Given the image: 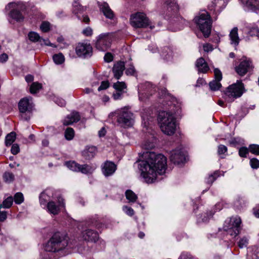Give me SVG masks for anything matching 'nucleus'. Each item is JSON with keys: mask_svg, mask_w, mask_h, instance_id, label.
Segmentation results:
<instances>
[{"mask_svg": "<svg viewBox=\"0 0 259 259\" xmlns=\"http://www.w3.org/2000/svg\"><path fill=\"white\" fill-rule=\"evenodd\" d=\"M113 88L116 91H123V90L126 88V85L124 82L117 81L114 83Z\"/></svg>", "mask_w": 259, "mask_h": 259, "instance_id": "39", "label": "nucleus"}, {"mask_svg": "<svg viewBox=\"0 0 259 259\" xmlns=\"http://www.w3.org/2000/svg\"><path fill=\"white\" fill-rule=\"evenodd\" d=\"M227 5L226 0H213L208 6L210 11L220 12Z\"/></svg>", "mask_w": 259, "mask_h": 259, "instance_id": "16", "label": "nucleus"}, {"mask_svg": "<svg viewBox=\"0 0 259 259\" xmlns=\"http://www.w3.org/2000/svg\"><path fill=\"white\" fill-rule=\"evenodd\" d=\"M116 169V165L112 161H106L102 166V171L105 177L113 175Z\"/></svg>", "mask_w": 259, "mask_h": 259, "instance_id": "17", "label": "nucleus"}, {"mask_svg": "<svg viewBox=\"0 0 259 259\" xmlns=\"http://www.w3.org/2000/svg\"><path fill=\"white\" fill-rule=\"evenodd\" d=\"M204 51L206 52H211L213 50L212 46L209 44H205L203 45Z\"/></svg>", "mask_w": 259, "mask_h": 259, "instance_id": "59", "label": "nucleus"}, {"mask_svg": "<svg viewBox=\"0 0 259 259\" xmlns=\"http://www.w3.org/2000/svg\"><path fill=\"white\" fill-rule=\"evenodd\" d=\"M125 196L126 198L131 202H135L138 198L137 195L131 190H127L125 192Z\"/></svg>", "mask_w": 259, "mask_h": 259, "instance_id": "30", "label": "nucleus"}, {"mask_svg": "<svg viewBox=\"0 0 259 259\" xmlns=\"http://www.w3.org/2000/svg\"><path fill=\"white\" fill-rule=\"evenodd\" d=\"M65 164L70 170L73 171L78 172L79 164L76 163L75 161H66L65 162Z\"/></svg>", "mask_w": 259, "mask_h": 259, "instance_id": "25", "label": "nucleus"}, {"mask_svg": "<svg viewBox=\"0 0 259 259\" xmlns=\"http://www.w3.org/2000/svg\"><path fill=\"white\" fill-rule=\"evenodd\" d=\"M248 244V239L246 237H243L238 242V246L240 248L246 247Z\"/></svg>", "mask_w": 259, "mask_h": 259, "instance_id": "45", "label": "nucleus"}, {"mask_svg": "<svg viewBox=\"0 0 259 259\" xmlns=\"http://www.w3.org/2000/svg\"><path fill=\"white\" fill-rule=\"evenodd\" d=\"M109 86V83L108 81H103L101 82V84L100 86L98 88V90L99 91L106 90L107 89Z\"/></svg>", "mask_w": 259, "mask_h": 259, "instance_id": "50", "label": "nucleus"}, {"mask_svg": "<svg viewBox=\"0 0 259 259\" xmlns=\"http://www.w3.org/2000/svg\"><path fill=\"white\" fill-rule=\"evenodd\" d=\"M143 160L139 162L141 175L147 183H152L157 175L163 174L167 167L166 158L162 154H156L147 151L142 154Z\"/></svg>", "mask_w": 259, "mask_h": 259, "instance_id": "1", "label": "nucleus"}, {"mask_svg": "<svg viewBox=\"0 0 259 259\" xmlns=\"http://www.w3.org/2000/svg\"><path fill=\"white\" fill-rule=\"evenodd\" d=\"M82 33L87 36H91L93 34V29L91 27H88L83 30Z\"/></svg>", "mask_w": 259, "mask_h": 259, "instance_id": "53", "label": "nucleus"}, {"mask_svg": "<svg viewBox=\"0 0 259 259\" xmlns=\"http://www.w3.org/2000/svg\"><path fill=\"white\" fill-rule=\"evenodd\" d=\"M214 78L215 80L221 81L222 79V74L221 71L218 68L214 69Z\"/></svg>", "mask_w": 259, "mask_h": 259, "instance_id": "46", "label": "nucleus"}, {"mask_svg": "<svg viewBox=\"0 0 259 259\" xmlns=\"http://www.w3.org/2000/svg\"><path fill=\"white\" fill-rule=\"evenodd\" d=\"M41 84L37 82H33L30 87V92L31 94H35L41 89Z\"/></svg>", "mask_w": 259, "mask_h": 259, "instance_id": "34", "label": "nucleus"}, {"mask_svg": "<svg viewBox=\"0 0 259 259\" xmlns=\"http://www.w3.org/2000/svg\"><path fill=\"white\" fill-rule=\"evenodd\" d=\"M78 0H75L73 4V12L75 14L82 12L84 11L85 9L80 5L79 3L77 2Z\"/></svg>", "mask_w": 259, "mask_h": 259, "instance_id": "31", "label": "nucleus"}, {"mask_svg": "<svg viewBox=\"0 0 259 259\" xmlns=\"http://www.w3.org/2000/svg\"><path fill=\"white\" fill-rule=\"evenodd\" d=\"M111 38L108 34H100L96 42V48L102 51H105L110 46Z\"/></svg>", "mask_w": 259, "mask_h": 259, "instance_id": "11", "label": "nucleus"}, {"mask_svg": "<svg viewBox=\"0 0 259 259\" xmlns=\"http://www.w3.org/2000/svg\"><path fill=\"white\" fill-rule=\"evenodd\" d=\"M246 5L251 10L257 9L259 6V0H244Z\"/></svg>", "mask_w": 259, "mask_h": 259, "instance_id": "28", "label": "nucleus"}, {"mask_svg": "<svg viewBox=\"0 0 259 259\" xmlns=\"http://www.w3.org/2000/svg\"><path fill=\"white\" fill-rule=\"evenodd\" d=\"M248 151L249 149H248L247 148L244 147H241L239 150V154L241 157H245L248 152Z\"/></svg>", "mask_w": 259, "mask_h": 259, "instance_id": "48", "label": "nucleus"}, {"mask_svg": "<svg viewBox=\"0 0 259 259\" xmlns=\"http://www.w3.org/2000/svg\"><path fill=\"white\" fill-rule=\"evenodd\" d=\"M167 5L172 7L173 9H178V5L175 2V0H168L166 2Z\"/></svg>", "mask_w": 259, "mask_h": 259, "instance_id": "56", "label": "nucleus"}, {"mask_svg": "<svg viewBox=\"0 0 259 259\" xmlns=\"http://www.w3.org/2000/svg\"><path fill=\"white\" fill-rule=\"evenodd\" d=\"M158 119L160 129L164 134L170 136L175 133L176 118L172 113L164 111H161L159 113Z\"/></svg>", "mask_w": 259, "mask_h": 259, "instance_id": "2", "label": "nucleus"}, {"mask_svg": "<svg viewBox=\"0 0 259 259\" xmlns=\"http://www.w3.org/2000/svg\"><path fill=\"white\" fill-rule=\"evenodd\" d=\"M11 151L14 155L18 154L20 151L19 145L17 144H13L12 146Z\"/></svg>", "mask_w": 259, "mask_h": 259, "instance_id": "52", "label": "nucleus"}, {"mask_svg": "<svg viewBox=\"0 0 259 259\" xmlns=\"http://www.w3.org/2000/svg\"><path fill=\"white\" fill-rule=\"evenodd\" d=\"M220 81L215 79L210 81L209 84L210 90L214 91L219 90L222 86Z\"/></svg>", "mask_w": 259, "mask_h": 259, "instance_id": "32", "label": "nucleus"}, {"mask_svg": "<svg viewBox=\"0 0 259 259\" xmlns=\"http://www.w3.org/2000/svg\"><path fill=\"white\" fill-rule=\"evenodd\" d=\"M97 153V148L95 146H87L82 152V155L86 159H91L94 157Z\"/></svg>", "mask_w": 259, "mask_h": 259, "instance_id": "21", "label": "nucleus"}, {"mask_svg": "<svg viewBox=\"0 0 259 259\" xmlns=\"http://www.w3.org/2000/svg\"><path fill=\"white\" fill-rule=\"evenodd\" d=\"M14 200L15 203L20 204L24 201V197L22 193H16L14 197Z\"/></svg>", "mask_w": 259, "mask_h": 259, "instance_id": "38", "label": "nucleus"}, {"mask_svg": "<svg viewBox=\"0 0 259 259\" xmlns=\"http://www.w3.org/2000/svg\"><path fill=\"white\" fill-rule=\"evenodd\" d=\"M161 56L163 59L167 60L171 58L170 51L168 48H164L161 52Z\"/></svg>", "mask_w": 259, "mask_h": 259, "instance_id": "41", "label": "nucleus"}, {"mask_svg": "<svg viewBox=\"0 0 259 259\" xmlns=\"http://www.w3.org/2000/svg\"><path fill=\"white\" fill-rule=\"evenodd\" d=\"M43 41L44 42V44L46 46H51L53 47H56L55 45L53 44H52L49 39H42Z\"/></svg>", "mask_w": 259, "mask_h": 259, "instance_id": "64", "label": "nucleus"}, {"mask_svg": "<svg viewBox=\"0 0 259 259\" xmlns=\"http://www.w3.org/2000/svg\"><path fill=\"white\" fill-rule=\"evenodd\" d=\"M136 72V70H135V69L133 65H130V67L128 68H127V69L125 71V73L127 75H133L135 74Z\"/></svg>", "mask_w": 259, "mask_h": 259, "instance_id": "54", "label": "nucleus"}, {"mask_svg": "<svg viewBox=\"0 0 259 259\" xmlns=\"http://www.w3.org/2000/svg\"><path fill=\"white\" fill-rule=\"evenodd\" d=\"M16 134L15 132H12L8 134L6 137L5 144L7 146H9L15 141Z\"/></svg>", "mask_w": 259, "mask_h": 259, "instance_id": "26", "label": "nucleus"}, {"mask_svg": "<svg viewBox=\"0 0 259 259\" xmlns=\"http://www.w3.org/2000/svg\"><path fill=\"white\" fill-rule=\"evenodd\" d=\"M55 102L61 107H63L66 105L65 101L60 98H57L55 100Z\"/></svg>", "mask_w": 259, "mask_h": 259, "instance_id": "58", "label": "nucleus"}, {"mask_svg": "<svg viewBox=\"0 0 259 259\" xmlns=\"http://www.w3.org/2000/svg\"><path fill=\"white\" fill-rule=\"evenodd\" d=\"M114 113L117 115V121L120 126L126 128L133 125L134 121V115L127 108L118 109Z\"/></svg>", "mask_w": 259, "mask_h": 259, "instance_id": "6", "label": "nucleus"}, {"mask_svg": "<svg viewBox=\"0 0 259 259\" xmlns=\"http://www.w3.org/2000/svg\"><path fill=\"white\" fill-rule=\"evenodd\" d=\"M212 217V214H210L209 215L206 213L202 214L200 215V218H201V221L203 222H207L209 219Z\"/></svg>", "mask_w": 259, "mask_h": 259, "instance_id": "61", "label": "nucleus"}, {"mask_svg": "<svg viewBox=\"0 0 259 259\" xmlns=\"http://www.w3.org/2000/svg\"><path fill=\"white\" fill-rule=\"evenodd\" d=\"M28 37L30 41L37 42L40 40V37L39 34L35 32L31 31L28 33Z\"/></svg>", "mask_w": 259, "mask_h": 259, "instance_id": "36", "label": "nucleus"}, {"mask_svg": "<svg viewBox=\"0 0 259 259\" xmlns=\"http://www.w3.org/2000/svg\"><path fill=\"white\" fill-rule=\"evenodd\" d=\"M130 23L135 28H146L150 25V22L146 15L140 12L131 15Z\"/></svg>", "mask_w": 259, "mask_h": 259, "instance_id": "8", "label": "nucleus"}, {"mask_svg": "<svg viewBox=\"0 0 259 259\" xmlns=\"http://www.w3.org/2000/svg\"><path fill=\"white\" fill-rule=\"evenodd\" d=\"M3 178L6 182L10 183L14 180L15 176L12 172H6L3 175Z\"/></svg>", "mask_w": 259, "mask_h": 259, "instance_id": "37", "label": "nucleus"}, {"mask_svg": "<svg viewBox=\"0 0 259 259\" xmlns=\"http://www.w3.org/2000/svg\"><path fill=\"white\" fill-rule=\"evenodd\" d=\"M54 62L57 64H61L64 62L65 58L62 54H55L53 57Z\"/></svg>", "mask_w": 259, "mask_h": 259, "instance_id": "33", "label": "nucleus"}, {"mask_svg": "<svg viewBox=\"0 0 259 259\" xmlns=\"http://www.w3.org/2000/svg\"><path fill=\"white\" fill-rule=\"evenodd\" d=\"M80 119V116L78 112L73 111L68 115L63 120V124L68 125L74 122L78 121Z\"/></svg>", "mask_w": 259, "mask_h": 259, "instance_id": "20", "label": "nucleus"}, {"mask_svg": "<svg viewBox=\"0 0 259 259\" xmlns=\"http://www.w3.org/2000/svg\"><path fill=\"white\" fill-rule=\"evenodd\" d=\"M227 151V148L223 145H220L218 147V152L219 154H223Z\"/></svg>", "mask_w": 259, "mask_h": 259, "instance_id": "55", "label": "nucleus"}, {"mask_svg": "<svg viewBox=\"0 0 259 259\" xmlns=\"http://www.w3.org/2000/svg\"><path fill=\"white\" fill-rule=\"evenodd\" d=\"M219 176V174L218 171L214 172L208 177L206 179V183L208 184H212Z\"/></svg>", "mask_w": 259, "mask_h": 259, "instance_id": "40", "label": "nucleus"}, {"mask_svg": "<svg viewBox=\"0 0 259 259\" xmlns=\"http://www.w3.org/2000/svg\"><path fill=\"white\" fill-rule=\"evenodd\" d=\"M74 136V131L72 128L68 127L65 132V137L67 140L73 139Z\"/></svg>", "mask_w": 259, "mask_h": 259, "instance_id": "35", "label": "nucleus"}, {"mask_svg": "<svg viewBox=\"0 0 259 259\" xmlns=\"http://www.w3.org/2000/svg\"><path fill=\"white\" fill-rule=\"evenodd\" d=\"M194 21L200 30L205 37L209 36L211 32V20L210 15L205 10L202 11L195 17Z\"/></svg>", "mask_w": 259, "mask_h": 259, "instance_id": "4", "label": "nucleus"}, {"mask_svg": "<svg viewBox=\"0 0 259 259\" xmlns=\"http://www.w3.org/2000/svg\"><path fill=\"white\" fill-rule=\"evenodd\" d=\"M7 219V213L6 211L0 210V222H4Z\"/></svg>", "mask_w": 259, "mask_h": 259, "instance_id": "63", "label": "nucleus"}, {"mask_svg": "<svg viewBox=\"0 0 259 259\" xmlns=\"http://www.w3.org/2000/svg\"><path fill=\"white\" fill-rule=\"evenodd\" d=\"M100 10L103 13L104 16L108 19H112L114 14L112 10L110 8L107 3H103L100 5Z\"/></svg>", "mask_w": 259, "mask_h": 259, "instance_id": "22", "label": "nucleus"}, {"mask_svg": "<svg viewBox=\"0 0 259 259\" xmlns=\"http://www.w3.org/2000/svg\"><path fill=\"white\" fill-rule=\"evenodd\" d=\"M241 220L238 216L232 217L225 222L223 228L231 236L236 237L240 231Z\"/></svg>", "mask_w": 259, "mask_h": 259, "instance_id": "7", "label": "nucleus"}, {"mask_svg": "<svg viewBox=\"0 0 259 259\" xmlns=\"http://www.w3.org/2000/svg\"><path fill=\"white\" fill-rule=\"evenodd\" d=\"M18 8H21V6L16 3H10L6 7V9L7 10L12 9L10 13V17L16 21L20 22L23 20L24 16L18 10Z\"/></svg>", "mask_w": 259, "mask_h": 259, "instance_id": "10", "label": "nucleus"}, {"mask_svg": "<svg viewBox=\"0 0 259 259\" xmlns=\"http://www.w3.org/2000/svg\"><path fill=\"white\" fill-rule=\"evenodd\" d=\"M94 169L91 166L88 164H79L78 172H81L84 174H88L89 173H92Z\"/></svg>", "mask_w": 259, "mask_h": 259, "instance_id": "27", "label": "nucleus"}, {"mask_svg": "<svg viewBox=\"0 0 259 259\" xmlns=\"http://www.w3.org/2000/svg\"><path fill=\"white\" fill-rule=\"evenodd\" d=\"M104 59L105 62H110L113 60V56L112 54L107 53L105 54Z\"/></svg>", "mask_w": 259, "mask_h": 259, "instance_id": "57", "label": "nucleus"}, {"mask_svg": "<svg viewBox=\"0 0 259 259\" xmlns=\"http://www.w3.org/2000/svg\"><path fill=\"white\" fill-rule=\"evenodd\" d=\"M250 165L253 168H257L259 167V160L256 158H252L250 160Z\"/></svg>", "mask_w": 259, "mask_h": 259, "instance_id": "47", "label": "nucleus"}, {"mask_svg": "<svg viewBox=\"0 0 259 259\" xmlns=\"http://www.w3.org/2000/svg\"><path fill=\"white\" fill-rule=\"evenodd\" d=\"M170 159L174 163L179 165L185 161V156L180 149H178L171 152Z\"/></svg>", "mask_w": 259, "mask_h": 259, "instance_id": "14", "label": "nucleus"}, {"mask_svg": "<svg viewBox=\"0 0 259 259\" xmlns=\"http://www.w3.org/2000/svg\"><path fill=\"white\" fill-rule=\"evenodd\" d=\"M155 145L153 142H146L143 144V147L145 150H149L153 148Z\"/></svg>", "mask_w": 259, "mask_h": 259, "instance_id": "49", "label": "nucleus"}, {"mask_svg": "<svg viewBox=\"0 0 259 259\" xmlns=\"http://www.w3.org/2000/svg\"><path fill=\"white\" fill-rule=\"evenodd\" d=\"M40 28L44 32H48L50 30V23L49 22L44 21L41 23Z\"/></svg>", "mask_w": 259, "mask_h": 259, "instance_id": "43", "label": "nucleus"}, {"mask_svg": "<svg viewBox=\"0 0 259 259\" xmlns=\"http://www.w3.org/2000/svg\"><path fill=\"white\" fill-rule=\"evenodd\" d=\"M75 53L78 57L86 58L92 55L93 49L90 44L79 42L75 47Z\"/></svg>", "mask_w": 259, "mask_h": 259, "instance_id": "9", "label": "nucleus"}, {"mask_svg": "<svg viewBox=\"0 0 259 259\" xmlns=\"http://www.w3.org/2000/svg\"><path fill=\"white\" fill-rule=\"evenodd\" d=\"M249 151L255 155H259V145L252 144L249 147Z\"/></svg>", "mask_w": 259, "mask_h": 259, "instance_id": "42", "label": "nucleus"}, {"mask_svg": "<svg viewBox=\"0 0 259 259\" xmlns=\"http://www.w3.org/2000/svg\"><path fill=\"white\" fill-rule=\"evenodd\" d=\"M63 199L59 197H58V204L56 205L54 201H50L47 204V209L48 211L56 215L60 212V208L64 207Z\"/></svg>", "mask_w": 259, "mask_h": 259, "instance_id": "13", "label": "nucleus"}, {"mask_svg": "<svg viewBox=\"0 0 259 259\" xmlns=\"http://www.w3.org/2000/svg\"><path fill=\"white\" fill-rule=\"evenodd\" d=\"M68 245V238L60 233H56L48 241L45 249L48 252H59L66 249Z\"/></svg>", "mask_w": 259, "mask_h": 259, "instance_id": "3", "label": "nucleus"}, {"mask_svg": "<svg viewBox=\"0 0 259 259\" xmlns=\"http://www.w3.org/2000/svg\"><path fill=\"white\" fill-rule=\"evenodd\" d=\"M229 37L231 41V44L237 46L239 43V38L238 34L237 27H234L230 32Z\"/></svg>", "mask_w": 259, "mask_h": 259, "instance_id": "24", "label": "nucleus"}, {"mask_svg": "<svg viewBox=\"0 0 259 259\" xmlns=\"http://www.w3.org/2000/svg\"><path fill=\"white\" fill-rule=\"evenodd\" d=\"M13 202V198L12 196L7 197L5 199L3 203L0 205V209L2 208H9L12 205Z\"/></svg>", "mask_w": 259, "mask_h": 259, "instance_id": "29", "label": "nucleus"}, {"mask_svg": "<svg viewBox=\"0 0 259 259\" xmlns=\"http://www.w3.org/2000/svg\"><path fill=\"white\" fill-rule=\"evenodd\" d=\"M48 195L45 192H42L39 196V201L41 204H45L48 199Z\"/></svg>", "mask_w": 259, "mask_h": 259, "instance_id": "44", "label": "nucleus"}, {"mask_svg": "<svg viewBox=\"0 0 259 259\" xmlns=\"http://www.w3.org/2000/svg\"><path fill=\"white\" fill-rule=\"evenodd\" d=\"M123 210L127 214L130 216H132L134 214V210L130 207L124 206L123 207Z\"/></svg>", "mask_w": 259, "mask_h": 259, "instance_id": "51", "label": "nucleus"}, {"mask_svg": "<svg viewBox=\"0 0 259 259\" xmlns=\"http://www.w3.org/2000/svg\"><path fill=\"white\" fill-rule=\"evenodd\" d=\"M196 67L198 71L202 73H206L209 69L207 63L202 57L197 60Z\"/></svg>", "mask_w": 259, "mask_h": 259, "instance_id": "23", "label": "nucleus"}, {"mask_svg": "<svg viewBox=\"0 0 259 259\" xmlns=\"http://www.w3.org/2000/svg\"><path fill=\"white\" fill-rule=\"evenodd\" d=\"M123 91H116L115 93L113 94V97L115 100H118L121 98Z\"/></svg>", "mask_w": 259, "mask_h": 259, "instance_id": "60", "label": "nucleus"}, {"mask_svg": "<svg viewBox=\"0 0 259 259\" xmlns=\"http://www.w3.org/2000/svg\"><path fill=\"white\" fill-rule=\"evenodd\" d=\"M252 68V62L250 60H244L235 67V71L239 75L243 76Z\"/></svg>", "mask_w": 259, "mask_h": 259, "instance_id": "12", "label": "nucleus"}, {"mask_svg": "<svg viewBox=\"0 0 259 259\" xmlns=\"http://www.w3.org/2000/svg\"><path fill=\"white\" fill-rule=\"evenodd\" d=\"M125 69V65L124 62L119 61L114 64L112 71L114 76L119 79L123 74V72Z\"/></svg>", "mask_w": 259, "mask_h": 259, "instance_id": "19", "label": "nucleus"}, {"mask_svg": "<svg viewBox=\"0 0 259 259\" xmlns=\"http://www.w3.org/2000/svg\"><path fill=\"white\" fill-rule=\"evenodd\" d=\"M31 100V97H26L22 99L19 101L18 106L20 112L25 113L31 110L32 105V103L30 102Z\"/></svg>", "mask_w": 259, "mask_h": 259, "instance_id": "18", "label": "nucleus"}, {"mask_svg": "<svg viewBox=\"0 0 259 259\" xmlns=\"http://www.w3.org/2000/svg\"><path fill=\"white\" fill-rule=\"evenodd\" d=\"M8 59V56L5 53H3L0 56V62L4 63L7 61Z\"/></svg>", "mask_w": 259, "mask_h": 259, "instance_id": "62", "label": "nucleus"}, {"mask_svg": "<svg viewBox=\"0 0 259 259\" xmlns=\"http://www.w3.org/2000/svg\"><path fill=\"white\" fill-rule=\"evenodd\" d=\"M245 92L244 84L241 80H237L227 87L224 91L225 98L228 101H232L234 99L240 97Z\"/></svg>", "mask_w": 259, "mask_h": 259, "instance_id": "5", "label": "nucleus"}, {"mask_svg": "<svg viewBox=\"0 0 259 259\" xmlns=\"http://www.w3.org/2000/svg\"><path fill=\"white\" fill-rule=\"evenodd\" d=\"M81 237L85 241L94 242L98 241L99 238L98 233L91 229L83 231L81 233Z\"/></svg>", "mask_w": 259, "mask_h": 259, "instance_id": "15", "label": "nucleus"}]
</instances>
